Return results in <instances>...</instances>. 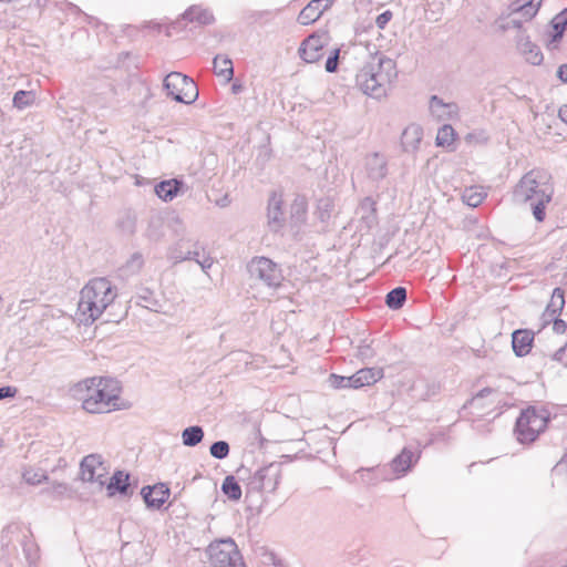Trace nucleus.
<instances>
[{"label": "nucleus", "mask_w": 567, "mask_h": 567, "mask_svg": "<svg viewBox=\"0 0 567 567\" xmlns=\"http://www.w3.org/2000/svg\"><path fill=\"white\" fill-rule=\"evenodd\" d=\"M144 265V259L141 252H134L126 262V267L133 271H138Z\"/></svg>", "instance_id": "3c124183"}, {"label": "nucleus", "mask_w": 567, "mask_h": 567, "mask_svg": "<svg viewBox=\"0 0 567 567\" xmlns=\"http://www.w3.org/2000/svg\"><path fill=\"white\" fill-rule=\"evenodd\" d=\"M320 3L324 2V4H322L326 9L330 8V6L332 4V2L334 0H318Z\"/></svg>", "instance_id": "338daca9"}, {"label": "nucleus", "mask_w": 567, "mask_h": 567, "mask_svg": "<svg viewBox=\"0 0 567 567\" xmlns=\"http://www.w3.org/2000/svg\"><path fill=\"white\" fill-rule=\"evenodd\" d=\"M181 436L183 445L194 447L204 440L205 433L200 425H190L182 431Z\"/></svg>", "instance_id": "7c9ffc66"}, {"label": "nucleus", "mask_w": 567, "mask_h": 567, "mask_svg": "<svg viewBox=\"0 0 567 567\" xmlns=\"http://www.w3.org/2000/svg\"><path fill=\"white\" fill-rule=\"evenodd\" d=\"M172 223L176 225V227L174 228V231H175V234L178 236V235H179V229H181V230H184V228H183V224H182V220H181L178 217H175V218L172 220Z\"/></svg>", "instance_id": "0e129e2a"}, {"label": "nucleus", "mask_w": 567, "mask_h": 567, "mask_svg": "<svg viewBox=\"0 0 567 567\" xmlns=\"http://www.w3.org/2000/svg\"><path fill=\"white\" fill-rule=\"evenodd\" d=\"M229 452H230V446H229L228 442H226L224 440L216 441L209 446L210 455L217 460L226 458L229 455Z\"/></svg>", "instance_id": "a18cd8bd"}, {"label": "nucleus", "mask_w": 567, "mask_h": 567, "mask_svg": "<svg viewBox=\"0 0 567 567\" xmlns=\"http://www.w3.org/2000/svg\"><path fill=\"white\" fill-rule=\"evenodd\" d=\"M357 389L372 385L384 377V370L382 368H362L354 374Z\"/></svg>", "instance_id": "c85d7f7f"}, {"label": "nucleus", "mask_w": 567, "mask_h": 567, "mask_svg": "<svg viewBox=\"0 0 567 567\" xmlns=\"http://www.w3.org/2000/svg\"><path fill=\"white\" fill-rule=\"evenodd\" d=\"M130 473L124 471H115L106 484L107 496L112 497L116 494L128 496L132 494L130 484Z\"/></svg>", "instance_id": "5701e85b"}, {"label": "nucleus", "mask_w": 567, "mask_h": 567, "mask_svg": "<svg viewBox=\"0 0 567 567\" xmlns=\"http://www.w3.org/2000/svg\"><path fill=\"white\" fill-rule=\"evenodd\" d=\"M184 187V183L176 178L159 182L155 186V194L164 202L173 200Z\"/></svg>", "instance_id": "cd10ccee"}, {"label": "nucleus", "mask_w": 567, "mask_h": 567, "mask_svg": "<svg viewBox=\"0 0 567 567\" xmlns=\"http://www.w3.org/2000/svg\"><path fill=\"white\" fill-rule=\"evenodd\" d=\"M24 481L30 485H38L48 481V476L42 471L28 470L23 473Z\"/></svg>", "instance_id": "de8ad7c7"}, {"label": "nucleus", "mask_w": 567, "mask_h": 567, "mask_svg": "<svg viewBox=\"0 0 567 567\" xmlns=\"http://www.w3.org/2000/svg\"><path fill=\"white\" fill-rule=\"evenodd\" d=\"M398 71L394 60L377 52L370 55L355 75L357 86L368 96L382 99L389 85L396 79Z\"/></svg>", "instance_id": "f257e3e1"}, {"label": "nucleus", "mask_w": 567, "mask_h": 567, "mask_svg": "<svg viewBox=\"0 0 567 567\" xmlns=\"http://www.w3.org/2000/svg\"><path fill=\"white\" fill-rule=\"evenodd\" d=\"M558 116L559 118L567 123V104L566 105H563L559 111H558Z\"/></svg>", "instance_id": "e2e57ef3"}, {"label": "nucleus", "mask_w": 567, "mask_h": 567, "mask_svg": "<svg viewBox=\"0 0 567 567\" xmlns=\"http://www.w3.org/2000/svg\"><path fill=\"white\" fill-rule=\"evenodd\" d=\"M308 219V200L305 195H296L295 199L290 204L289 209V226L295 235L299 234L302 226L306 225Z\"/></svg>", "instance_id": "2eb2a0df"}, {"label": "nucleus", "mask_w": 567, "mask_h": 567, "mask_svg": "<svg viewBox=\"0 0 567 567\" xmlns=\"http://www.w3.org/2000/svg\"><path fill=\"white\" fill-rule=\"evenodd\" d=\"M534 333L527 329H518L512 333V348L517 357L527 355L533 347Z\"/></svg>", "instance_id": "393cba45"}, {"label": "nucleus", "mask_w": 567, "mask_h": 567, "mask_svg": "<svg viewBox=\"0 0 567 567\" xmlns=\"http://www.w3.org/2000/svg\"><path fill=\"white\" fill-rule=\"evenodd\" d=\"M41 494H47L54 498L72 497V488L66 483L53 482L50 487L43 488Z\"/></svg>", "instance_id": "58836bf2"}, {"label": "nucleus", "mask_w": 567, "mask_h": 567, "mask_svg": "<svg viewBox=\"0 0 567 567\" xmlns=\"http://www.w3.org/2000/svg\"><path fill=\"white\" fill-rule=\"evenodd\" d=\"M373 352L369 344H364L359 347V357L362 359H369L372 358Z\"/></svg>", "instance_id": "bf43d9fd"}, {"label": "nucleus", "mask_w": 567, "mask_h": 567, "mask_svg": "<svg viewBox=\"0 0 567 567\" xmlns=\"http://www.w3.org/2000/svg\"><path fill=\"white\" fill-rule=\"evenodd\" d=\"M207 554L213 567H246L237 544L230 537L210 543Z\"/></svg>", "instance_id": "423d86ee"}, {"label": "nucleus", "mask_w": 567, "mask_h": 567, "mask_svg": "<svg viewBox=\"0 0 567 567\" xmlns=\"http://www.w3.org/2000/svg\"><path fill=\"white\" fill-rule=\"evenodd\" d=\"M136 303L150 309L155 310L158 307V301L154 298L153 292L150 289H143L141 293L136 297Z\"/></svg>", "instance_id": "c03bdc74"}, {"label": "nucleus", "mask_w": 567, "mask_h": 567, "mask_svg": "<svg viewBox=\"0 0 567 567\" xmlns=\"http://www.w3.org/2000/svg\"><path fill=\"white\" fill-rule=\"evenodd\" d=\"M116 297L111 281L104 277L91 279L80 292L78 311L80 321L92 324L107 307L112 306Z\"/></svg>", "instance_id": "f03ea898"}, {"label": "nucleus", "mask_w": 567, "mask_h": 567, "mask_svg": "<svg viewBox=\"0 0 567 567\" xmlns=\"http://www.w3.org/2000/svg\"><path fill=\"white\" fill-rule=\"evenodd\" d=\"M163 87L167 95L178 103L192 104L198 97V89L193 79L181 72L167 74Z\"/></svg>", "instance_id": "0eeeda50"}, {"label": "nucleus", "mask_w": 567, "mask_h": 567, "mask_svg": "<svg viewBox=\"0 0 567 567\" xmlns=\"http://www.w3.org/2000/svg\"><path fill=\"white\" fill-rule=\"evenodd\" d=\"M80 473L84 482L99 483L101 487L105 485L107 470L100 454L84 456L80 463Z\"/></svg>", "instance_id": "9d476101"}, {"label": "nucleus", "mask_w": 567, "mask_h": 567, "mask_svg": "<svg viewBox=\"0 0 567 567\" xmlns=\"http://www.w3.org/2000/svg\"><path fill=\"white\" fill-rule=\"evenodd\" d=\"M333 208H334V204L331 198H329V197L320 198L318 200L317 209H316L315 214L321 223L327 224L329 221V219L331 218V213H332Z\"/></svg>", "instance_id": "e433bc0d"}, {"label": "nucleus", "mask_w": 567, "mask_h": 567, "mask_svg": "<svg viewBox=\"0 0 567 567\" xmlns=\"http://www.w3.org/2000/svg\"><path fill=\"white\" fill-rule=\"evenodd\" d=\"M267 218L270 231L279 233L285 224L284 199L281 194L272 192L268 199Z\"/></svg>", "instance_id": "ddd939ff"}, {"label": "nucleus", "mask_w": 567, "mask_h": 567, "mask_svg": "<svg viewBox=\"0 0 567 567\" xmlns=\"http://www.w3.org/2000/svg\"><path fill=\"white\" fill-rule=\"evenodd\" d=\"M542 194H548L547 187H542L534 172L525 174L514 188V199L519 203L536 202Z\"/></svg>", "instance_id": "1a4fd4ad"}, {"label": "nucleus", "mask_w": 567, "mask_h": 567, "mask_svg": "<svg viewBox=\"0 0 567 567\" xmlns=\"http://www.w3.org/2000/svg\"><path fill=\"white\" fill-rule=\"evenodd\" d=\"M244 90V85L239 82H234L231 85V92L234 94H238Z\"/></svg>", "instance_id": "69168bd1"}, {"label": "nucleus", "mask_w": 567, "mask_h": 567, "mask_svg": "<svg viewBox=\"0 0 567 567\" xmlns=\"http://www.w3.org/2000/svg\"><path fill=\"white\" fill-rule=\"evenodd\" d=\"M486 194L478 190L476 187L466 188L463 193V202L470 207H477L484 200Z\"/></svg>", "instance_id": "79ce46f5"}, {"label": "nucleus", "mask_w": 567, "mask_h": 567, "mask_svg": "<svg viewBox=\"0 0 567 567\" xmlns=\"http://www.w3.org/2000/svg\"><path fill=\"white\" fill-rule=\"evenodd\" d=\"M556 75L563 83H567V63L559 65Z\"/></svg>", "instance_id": "052dcab7"}, {"label": "nucleus", "mask_w": 567, "mask_h": 567, "mask_svg": "<svg viewBox=\"0 0 567 567\" xmlns=\"http://www.w3.org/2000/svg\"><path fill=\"white\" fill-rule=\"evenodd\" d=\"M550 25L554 31L565 33L567 29V8L551 19Z\"/></svg>", "instance_id": "49530a36"}, {"label": "nucleus", "mask_w": 567, "mask_h": 567, "mask_svg": "<svg viewBox=\"0 0 567 567\" xmlns=\"http://www.w3.org/2000/svg\"><path fill=\"white\" fill-rule=\"evenodd\" d=\"M250 277L269 288H278L284 275L280 266L267 257H255L247 265Z\"/></svg>", "instance_id": "6e6552de"}, {"label": "nucleus", "mask_w": 567, "mask_h": 567, "mask_svg": "<svg viewBox=\"0 0 567 567\" xmlns=\"http://www.w3.org/2000/svg\"><path fill=\"white\" fill-rule=\"evenodd\" d=\"M117 226L125 234L132 235L135 231V218L130 214H126L118 220Z\"/></svg>", "instance_id": "8fccbe9b"}, {"label": "nucleus", "mask_w": 567, "mask_h": 567, "mask_svg": "<svg viewBox=\"0 0 567 567\" xmlns=\"http://www.w3.org/2000/svg\"><path fill=\"white\" fill-rule=\"evenodd\" d=\"M82 408L89 413H109L130 408L121 399V386L113 378H96L92 394L83 400Z\"/></svg>", "instance_id": "7ed1b4c3"}, {"label": "nucleus", "mask_w": 567, "mask_h": 567, "mask_svg": "<svg viewBox=\"0 0 567 567\" xmlns=\"http://www.w3.org/2000/svg\"><path fill=\"white\" fill-rule=\"evenodd\" d=\"M194 243V239L192 238H186L184 236H182L179 239H177L167 250V257L168 259L173 260L175 262V255L177 252H175V248L176 250H181L182 254L181 255H185V252H187V249H190L193 248L192 247V244Z\"/></svg>", "instance_id": "37998d69"}, {"label": "nucleus", "mask_w": 567, "mask_h": 567, "mask_svg": "<svg viewBox=\"0 0 567 567\" xmlns=\"http://www.w3.org/2000/svg\"><path fill=\"white\" fill-rule=\"evenodd\" d=\"M550 412L544 405H529L516 419L514 433L520 444H529L537 440L550 421Z\"/></svg>", "instance_id": "20e7f679"}, {"label": "nucleus", "mask_w": 567, "mask_h": 567, "mask_svg": "<svg viewBox=\"0 0 567 567\" xmlns=\"http://www.w3.org/2000/svg\"><path fill=\"white\" fill-rule=\"evenodd\" d=\"M391 19L392 12L390 10H385L377 17L375 24L379 29H384Z\"/></svg>", "instance_id": "5fc2aeb1"}, {"label": "nucleus", "mask_w": 567, "mask_h": 567, "mask_svg": "<svg viewBox=\"0 0 567 567\" xmlns=\"http://www.w3.org/2000/svg\"><path fill=\"white\" fill-rule=\"evenodd\" d=\"M544 321V326L553 322V330L557 333V334H563L566 332L567 330V323L566 321H564L563 319H560L559 317H555V319H545L543 320Z\"/></svg>", "instance_id": "603ef678"}, {"label": "nucleus", "mask_w": 567, "mask_h": 567, "mask_svg": "<svg viewBox=\"0 0 567 567\" xmlns=\"http://www.w3.org/2000/svg\"><path fill=\"white\" fill-rule=\"evenodd\" d=\"M364 168L368 178L378 183L388 176V159L383 154L374 152L365 156Z\"/></svg>", "instance_id": "f3484780"}, {"label": "nucleus", "mask_w": 567, "mask_h": 567, "mask_svg": "<svg viewBox=\"0 0 567 567\" xmlns=\"http://www.w3.org/2000/svg\"><path fill=\"white\" fill-rule=\"evenodd\" d=\"M495 390L493 388L486 386L480 390L472 399H470L465 404L464 408H467L468 405H472L476 403L480 399L486 398L494 393Z\"/></svg>", "instance_id": "864d4df0"}, {"label": "nucleus", "mask_w": 567, "mask_h": 567, "mask_svg": "<svg viewBox=\"0 0 567 567\" xmlns=\"http://www.w3.org/2000/svg\"><path fill=\"white\" fill-rule=\"evenodd\" d=\"M18 389L12 385L0 386V401L4 399H12L17 395Z\"/></svg>", "instance_id": "13d9d810"}, {"label": "nucleus", "mask_w": 567, "mask_h": 567, "mask_svg": "<svg viewBox=\"0 0 567 567\" xmlns=\"http://www.w3.org/2000/svg\"><path fill=\"white\" fill-rule=\"evenodd\" d=\"M421 457V450L413 451L409 446H404L401 452L386 465L393 478L405 476Z\"/></svg>", "instance_id": "9b49d317"}, {"label": "nucleus", "mask_w": 567, "mask_h": 567, "mask_svg": "<svg viewBox=\"0 0 567 567\" xmlns=\"http://www.w3.org/2000/svg\"><path fill=\"white\" fill-rule=\"evenodd\" d=\"M566 349H567V343L563 347H560L559 349H557L553 355H551V360L554 361H558V362H561L563 361V358H564V354L566 352Z\"/></svg>", "instance_id": "680f3d73"}, {"label": "nucleus", "mask_w": 567, "mask_h": 567, "mask_svg": "<svg viewBox=\"0 0 567 567\" xmlns=\"http://www.w3.org/2000/svg\"><path fill=\"white\" fill-rule=\"evenodd\" d=\"M564 37V33L554 31L549 34L548 41H547V48L549 50H555L558 48V43L561 41Z\"/></svg>", "instance_id": "6e6d98bb"}, {"label": "nucleus", "mask_w": 567, "mask_h": 567, "mask_svg": "<svg viewBox=\"0 0 567 567\" xmlns=\"http://www.w3.org/2000/svg\"><path fill=\"white\" fill-rule=\"evenodd\" d=\"M550 199V194H542L538 200L530 203L533 215L538 223L544 221L546 217V204H548Z\"/></svg>", "instance_id": "a19ab883"}, {"label": "nucleus", "mask_w": 567, "mask_h": 567, "mask_svg": "<svg viewBox=\"0 0 567 567\" xmlns=\"http://www.w3.org/2000/svg\"><path fill=\"white\" fill-rule=\"evenodd\" d=\"M363 484L374 486L381 482L393 481V476L386 465L361 467L357 471Z\"/></svg>", "instance_id": "aec40b11"}, {"label": "nucleus", "mask_w": 567, "mask_h": 567, "mask_svg": "<svg viewBox=\"0 0 567 567\" xmlns=\"http://www.w3.org/2000/svg\"><path fill=\"white\" fill-rule=\"evenodd\" d=\"M516 45L528 63L533 65L542 64L544 55L540 48L530 41V37L527 33L520 32L517 35Z\"/></svg>", "instance_id": "6ab92c4d"}, {"label": "nucleus", "mask_w": 567, "mask_h": 567, "mask_svg": "<svg viewBox=\"0 0 567 567\" xmlns=\"http://www.w3.org/2000/svg\"><path fill=\"white\" fill-rule=\"evenodd\" d=\"M455 130L450 124H444L439 128L436 135V145L441 147L451 146L455 140Z\"/></svg>", "instance_id": "ea45409f"}, {"label": "nucleus", "mask_w": 567, "mask_h": 567, "mask_svg": "<svg viewBox=\"0 0 567 567\" xmlns=\"http://www.w3.org/2000/svg\"><path fill=\"white\" fill-rule=\"evenodd\" d=\"M282 478V463L271 462L257 470L246 483V497L260 493H275Z\"/></svg>", "instance_id": "39448f33"}, {"label": "nucleus", "mask_w": 567, "mask_h": 567, "mask_svg": "<svg viewBox=\"0 0 567 567\" xmlns=\"http://www.w3.org/2000/svg\"><path fill=\"white\" fill-rule=\"evenodd\" d=\"M221 492L228 497V499L234 502L239 501L243 495L241 486L234 475H227L224 478L221 483Z\"/></svg>", "instance_id": "f704fd0d"}, {"label": "nucleus", "mask_w": 567, "mask_h": 567, "mask_svg": "<svg viewBox=\"0 0 567 567\" xmlns=\"http://www.w3.org/2000/svg\"><path fill=\"white\" fill-rule=\"evenodd\" d=\"M214 72L217 76L225 78L230 81L234 76V66L231 60L227 55L217 54L214 58Z\"/></svg>", "instance_id": "2f4dec72"}, {"label": "nucleus", "mask_w": 567, "mask_h": 567, "mask_svg": "<svg viewBox=\"0 0 567 567\" xmlns=\"http://www.w3.org/2000/svg\"><path fill=\"white\" fill-rule=\"evenodd\" d=\"M182 19L190 23H197L198 25H210L215 22L213 12L197 4H193L186 9L182 14Z\"/></svg>", "instance_id": "a878e982"}, {"label": "nucleus", "mask_w": 567, "mask_h": 567, "mask_svg": "<svg viewBox=\"0 0 567 567\" xmlns=\"http://www.w3.org/2000/svg\"><path fill=\"white\" fill-rule=\"evenodd\" d=\"M327 9L318 0H311L299 13L298 22L308 25L316 22Z\"/></svg>", "instance_id": "c756f323"}, {"label": "nucleus", "mask_w": 567, "mask_h": 567, "mask_svg": "<svg viewBox=\"0 0 567 567\" xmlns=\"http://www.w3.org/2000/svg\"><path fill=\"white\" fill-rule=\"evenodd\" d=\"M408 297V291L405 287L398 286L390 290L385 296V305L391 310L401 309Z\"/></svg>", "instance_id": "473e14b6"}, {"label": "nucleus", "mask_w": 567, "mask_h": 567, "mask_svg": "<svg viewBox=\"0 0 567 567\" xmlns=\"http://www.w3.org/2000/svg\"><path fill=\"white\" fill-rule=\"evenodd\" d=\"M430 112L437 120H453L458 115V106L454 102L445 103L437 95H432L429 103Z\"/></svg>", "instance_id": "412c9836"}, {"label": "nucleus", "mask_w": 567, "mask_h": 567, "mask_svg": "<svg viewBox=\"0 0 567 567\" xmlns=\"http://www.w3.org/2000/svg\"><path fill=\"white\" fill-rule=\"evenodd\" d=\"M23 551L25 554V557L29 561H32L37 558V548L35 545L24 540L22 543Z\"/></svg>", "instance_id": "4d7b16f0"}, {"label": "nucleus", "mask_w": 567, "mask_h": 567, "mask_svg": "<svg viewBox=\"0 0 567 567\" xmlns=\"http://www.w3.org/2000/svg\"><path fill=\"white\" fill-rule=\"evenodd\" d=\"M423 137V128L421 125L411 123L401 135V147L405 153H415L420 148Z\"/></svg>", "instance_id": "4be33fe9"}, {"label": "nucleus", "mask_w": 567, "mask_h": 567, "mask_svg": "<svg viewBox=\"0 0 567 567\" xmlns=\"http://www.w3.org/2000/svg\"><path fill=\"white\" fill-rule=\"evenodd\" d=\"M94 385L95 377L86 378L73 384L70 388V394L72 395V398L83 402L84 399L92 394V389H94Z\"/></svg>", "instance_id": "72a5a7b5"}, {"label": "nucleus", "mask_w": 567, "mask_h": 567, "mask_svg": "<svg viewBox=\"0 0 567 567\" xmlns=\"http://www.w3.org/2000/svg\"><path fill=\"white\" fill-rule=\"evenodd\" d=\"M565 307V291L560 287H556L553 290L550 301L545 308L543 312L542 319H555V317H559L563 309Z\"/></svg>", "instance_id": "bb28decb"}, {"label": "nucleus", "mask_w": 567, "mask_h": 567, "mask_svg": "<svg viewBox=\"0 0 567 567\" xmlns=\"http://www.w3.org/2000/svg\"><path fill=\"white\" fill-rule=\"evenodd\" d=\"M327 382L332 389H336V390H340V389H355L357 390L355 380H354L353 374L350 377H344V375H339L337 373H331L328 377Z\"/></svg>", "instance_id": "c9c22d12"}, {"label": "nucleus", "mask_w": 567, "mask_h": 567, "mask_svg": "<svg viewBox=\"0 0 567 567\" xmlns=\"http://www.w3.org/2000/svg\"><path fill=\"white\" fill-rule=\"evenodd\" d=\"M324 40L317 34L309 35L299 48L300 58L307 63L318 62L322 58Z\"/></svg>", "instance_id": "a211bd4d"}, {"label": "nucleus", "mask_w": 567, "mask_h": 567, "mask_svg": "<svg viewBox=\"0 0 567 567\" xmlns=\"http://www.w3.org/2000/svg\"><path fill=\"white\" fill-rule=\"evenodd\" d=\"M192 247L193 248L187 249L185 255H181L182 251L175 249L174 251L177 252L174 256L175 264H179L186 260H194L200 266L202 270L207 274L208 269H210L214 265L213 257L209 254H206L205 247L198 240H194Z\"/></svg>", "instance_id": "4468645a"}, {"label": "nucleus", "mask_w": 567, "mask_h": 567, "mask_svg": "<svg viewBox=\"0 0 567 567\" xmlns=\"http://www.w3.org/2000/svg\"><path fill=\"white\" fill-rule=\"evenodd\" d=\"M35 101V93L33 91L19 90L14 93L12 104L18 110H23L32 105Z\"/></svg>", "instance_id": "4c0bfd02"}, {"label": "nucleus", "mask_w": 567, "mask_h": 567, "mask_svg": "<svg viewBox=\"0 0 567 567\" xmlns=\"http://www.w3.org/2000/svg\"><path fill=\"white\" fill-rule=\"evenodd\" d=\"M141 495L148 508L161 509L171 495V489L165 483H157L153 486L146 485L142 488Z\"/></svg>", "instance_id": "dca6fc26"}, {"label": "nucleus", "mask_w": 567, "mask_h": 567, "mask_svg": "<svg viewBox=\"0 0 567 567\" xmlns=\"http://www.w3.org/2000/svg\"><path fill=\"white\" fill-rule=\"evenodd\" d=\"M355 214L359 217L361 227L371 229L374 225H377V220H378L377 202L370 196L364 197L360 202V204L355 210Z\"/></svg>", "instance_id": "b1692460"}, {"label": "nucleus", "mask_w": 567, "mask_h": 567, "mask_svg": "<svg viewBox=\"0 0 567 567\" xmlns=\"http://www.w3.org/2000/svg\"><path fill=\"white\" fill-rule=\"evenodd\" d=\"M339 55H340V49H333L324 64V69L328 73H333L338 70L339 65Z\"/></svg>", "instance_id": "09e8293b"}, {"label": "nucleus", "mask_w": 567, "mask_h": 567, "mask_svg": "<svg viewBox=\"0 0 567 567\" xmlns=\"http://www.w3.org/2000/svg\"><path fill=\"white\" fill-rule=\"evenodd\" d=\"M542 1L543 0H539L536 4H534V0H527L519 4L516 9L513 10L507 22L503 25V29H517L518 34L520 32L526 33V31L523 29L524 21H530L537 14Z\"/></svg>", "instance_id": "f8f14e48"}]
</instances>
